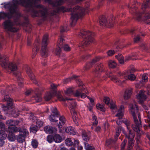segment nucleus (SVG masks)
Returning <instances> with one entry per match:
<instances>
[{"label": "nucleus", "mask_w": 150, "mask_h": 150, "mask_svg": "<svg viewBox=\"0 0 150 150\" xmlns=\"http://www.w3.org/2000/svg\"><path fill=\"white\" fill-rule=\"evenodd\" d=\"M18 82L19 86L20 87H22L23 86V83L20 80H19V79H18Z\"/></svg>", "instance_id": "nucleus-64"}, {"label": "nucleus", "mask_w": 150, "mask_h": 150, "mask_svg": "<svg viewBox=\"0 0 150 150\" xmlns=\"http://www.w3.org/2000/svg\"><path fill=\"white\" fill-rule=\"evenodd\" d=\"M124 111V107L123 105H121L118 110L115 116L117 117L119 120L122 119L123 116V112Z\"/></svg>", "instance_id": "nucleus-22"}, {"label": "nucleus", "mask_w": 150, "mask_h": 150, "mask_svg": "<svg viewBox=\"0 0 150 150\" xmlns=\"http://www.w3.org/2000/svg\"><path fill=\"white\" fill-rule=\"evenodd\" d=\"M129 112L132 115L134 121L136 125H132L131 126L133 129L140 134L142 133V132L140 129L141 127V117L138 112V108L134 102L129 105Z\"/></svg>", "instance_id": "nucleus-2"}, {"label": "nucleus", "mask_w": 150, "mask_h": 150, "mask_svg": "<svg viewBox=\"0 0 150 150\" xmlns=\"http://www.w3.org/2000/svg\"><path fill=\"white\" fill-rule=\"evenodd\" d=\"M123 122L125 125L127 129L129 131V134H125V135L126 137L129 139V145L131 147L132 146V144L134 142L133 138L134 136V134L132 132V131L130 129V126L131 124L130 121L125 119L123 120Z\"/></svg>", "instance_id": "nucleus-9"}, {"label": "nucleus", "mask_w": 150, "mask_h": 150, "mask_svg": "<svg viewBox=\"0 0 150 150\" xmlns=\"http://www.w3.org/2000/svg\"><path fill=\"white\" fill-rule=\"evenodd\" d=\"M105 73L107 74L108 76L111 77V79L113 82L116 83L117 85H121L125 83V81L128 79L131 81H133L136 78L135 75L133 74H130L127 76V75L125 73H121L119 72L117 74L118 76L120 77V79H124L122 80H119L115 76L111 75V72H110L107 74V72H106Z\"/></svg>", "instance_id": "nucleus-3"}, {"label": "nucleus", "mask_w": 150, "mask_h": 150, "mask_svg": "<svg viewBox=\"0 0 150 150\" xmlns=\"http://www.w3.org/2000/svg\"><path fill=\"white\" fill-rule=\"evenodd\" d=\"M47 140L49 143H52L54 141L53 139V137L51 135H48L47 137Z\"/></svg>", "instance_id": "nucleus-49"}, {"label": "nucleus", "mask_w": 150, "mask_h": 150, "mask_svg": "<svg viewBox=\"0 0 150 150\" xmlns=\"http://www.w3.org/2000/svg\"><path fill=\"white\" fill-rule=\"evenodd\" d=\"M150 6V0H146L145 2H144L142 5V9L143 13L139 12L137 11L136 7L135 8V6L133 4L129 3L128 6L129 8H130V12H133L135 14L136 18L138 20H140L142 18V15L144 13V10Z\"/></svg>", "instance_id": "nucleus-5"}, {"label": "nucleus", "mask_w": 150, "mask_h": 150, "mask_svg": "<svg viewBox=\"0 0 150 150\" xmlns=\"http://www.w3.org/2000/svg\"><path fill=\"white\" fill-rule=\"evenodd\" d=\"M7 138L8 140L11 142L14 141L16 139L15 134L13 133H8Z\"/></svg>", "instance_id": "nucleus-32"}, {"label": "nucleus", "mask_w": 150, "mask_h": 150, "mask_svg": "<svg viewBox=\"0 0 150 150\" xmlns=\"http://www.w3.org/2000/svg\"><path fill=\"white\" fill-rule=\"evenodd\" d=\"M38 143L37 141L35 140L32 141L31 144L33 147L34 148H36L38 146Z\"/></svg>", "instance_id": "nucleus-50"}, {"label": "nucleus", "mask_w": 150, "mask_h": 150, "mask_svg": "<svg viewBox=\"0 0 150 150\" xmlns=\"http://www.w3.org/2000/svg\"><path fill=\"white\" fill-rule=\"evenodd\" d=\"M65 131L70 135H75L76 133V132L74 130V128L71 126H69L66 128Z\"/></svg>", "instance_id": "nucleus-23"}, {"label": "nucleus", "mask_w": 150, "mask_h": 150, "mask_svg": "<svg viewBox=\"0 0 150 150\" xmlns=\"http://www.w3.org/2000/svg\"><path fill=\"white\" fill-rule=\"evenodd\" d=\"M117 65V64L115 61L112 60H110L109 61L108 66L110 68H114Z\"/></svg>", "instance_id": "nucleus-36"}, {"label": "nucleus", "mask_w": 150, "mask_h": 150, "mask_svg": "<svg viewBox=\"0 0 150 150\" xmlns=\"http://www.w3.org/2000/svg\"><path fill=\"white\" fill-rule=\"evenodd\" d=\"M5 139H2L1 137H0V146L1 147L3 146L5 143V142L4 140Z\"/></svg>", "instance_id": "nucleus-59"}, {"label": "nucleus", "mask_w": 150, "mask_h": 150, "mask_svg": "<svg viewBox=\"0 0 150 150\" xmlns=\"http://www.w3.org/2000/svg\"><path fill=\"white\" fill-rule=\"evenodd\" d=\"M48 37L47 34H45L42 40L41 55L44 57H47L48 54V50L46 49V46L48 42Z\"/></svg>", "instance_id": "nucleus-10"}, {"label": "nucleus", "mask_w": 150, "mask_h": 150, "mask_svg": "<svg viewBox=\"0 0 150 150\" xmlns=\"http://www.w3.org/2000/svg\"><path fill=\"white\" fill-rule=\"evenodd\" d=\"M132 92V91L131 90H127L125 91L124 96L125 100H127L130 97Z\"/></svg>", "instance_id": "nucleus-31"}, {"label": "nucleus", "mask_w": 150, "mask_h": 150, "mask_svg": "<svg viewBox=\"0 0 150 150\" xmlns=\"http://www.w3.org/2000/svg\"><path fill=\"white\" fill-rule=\"evenodd\" d=\"M110 108L112 110H115L117 109V107L114 103L112 102L110 103Z\"/></svg>", "instance_id": "nucleus-55"}, {"label": "nucleus", "mask_w": 150, "mask_h": 150, "mask_svg": "<svg viewBox=\"0 0 150 150\" xmlns=\"http://www.w3.org/2000/svg\"><path fill=\"white\" fill-rule=\"evenodd\" d=\"M148 75L145 74L143 75L142 80L143 82H146L148 81Z\"/></svg>", "instance_id": "nucleus-46"}, {"label": "nucleus", "mask_w": 150, "mask_h": 150, "mask_svg": "<svg viewBox=\"0 0 150 150\" xmlns=\"http://www.w3.org/2000/svg\"><path fill=\"white\" fill-rule=\"evenodd\" d=\"M147 91L145 92L143 90H141L137 96V98L138 100L139 103H142L147 98L150 97V85L147 87Z\"/></svg>", "instance_id": "nucleus-8"}, {"label": "nucleus", "mask_w": 150, "mask_h": 150, "mask_svg": "<svg viewBox=\"0 0 150 150\" xmlns=\"http://www.w3.org/2000/svg\"><path fill=\"white\" fill-rule=\"evenodd\" d=\"M44 131L46 133H52L53 132L54 129L52 127L46 126L44 128Z\"/></svg>", "instance_id": "nucleus-30"}, {"label": "nucleus", "mask_w": 150, "mask_h": 150, "mask_svg": "<svg viewBox=\"0 0 150 150\" xmlns=\"http://www.w3.org/2000/svg\"><path fill=\"white\" fill-rule=\"evenodd\" d=\"M86 94H87L86 93H84V92H83V93H81V95L80 96L82 98H84L86 97H87L86 95Z\"/></svg>", "instance_id": "nucleus-60"}, {"label": "nucleus", "mask_w": 150, "mask_h": 150, "mask_svg": "<svg viewBox=\"0 0 150 150\" xmlns=\"http://www.w3.org/2000/svg\"><path fill=\"white\" fill-rule=\"evenodd\" d=\"M96 107L97 109L100 110L101 111L103 112L105 111V108L103 105L98 103L97 104Z\"/></svg>", "instance_id": "nucleus-43"}, {"label": "nucleus", "mask_w": 150, "mask_h": 150, "mask_svg": "<svg viewBox=\"0 0 150 150\" xmlns=\"http://www.w3.org/2000/svg\"><path fill=\"white\" fill-rule=\"evenodd\" d=\"M5 124L2 122H0V128L1 129L5 128Z\"/></svg>", "instance_id": "nucleus-62"}, {"label": "nucleus", "mask_w": 150, "mask_h": 150, "mask_svg": "<svg viewBox=\"0 0 150 150\" xmlns=\"http://www.w3.org/2000/svg\"><path fill=\"white\" fill-rule=\"evenodd\" d=\"M63 40V36H61L57 41V47L55 52V54L57 55H59L61 52V48L62 47Z\"/></svg>", "instance_id": "nucleus-16"}, {"label": "nucleus", "mask_w": 150, "mask_h": 150, "mask_svg": "<svg viewBox=\"0 0 150 150\" xmlns=\"http://www.w3.org/2000/svg\"><path fill=\"white\" fill-rule=\"evenodd\" d=\"M50 109L53 115H51L49 116V120L51 122H57L58 121L57 119H58L59 117H60L57 109L55 107H52Z\"/></svg>", "instance_id": "nucleus-14"}, {"label": "nucleus", "mask_w": 150, "mask_h": 150, "mask_svg": "<svg viewBox=\"0 0 150 150\" xmlns=\"http://www.w3.org/2000/svg\"><path fill=\"white\" fill-rule=\"evenodd\" d=\"M18 128L16 126L11 127L9 126L8 127V133H16L18 132Z\"/></svg>", "instance_id": "nucleus-29"}, {"label": "nucleus", "mask_w": 150, "mask_h": 150, "mask_svg": "<svg viewBox=\"0 0 150 150\" xmlns=\"http://www.w3.org/2000/svg\"><path fill=\"white\" fill-rule=\"evenodd\" d=\"M25 138L20 134L18 136L17 141L20 143H22L24 141Z\"/></svg>", "instance_id": "nucleus-42"}, {"label": "nucleus", "mask_w": 150, "mask_h": 150, "mask_svg": "<svg viewBox=\"0 0 150 150\" xmlns=\"http://www.w3.org/2000/svg\"><path fill=\"white\" fill-rule=\"evenodd\" d=\"M20 24V22L18 17H17L16 19H14V23L9 20L5 21L4 23L5 28L11 32L17 31L19 29Z\"/></svg>", "instance_id": "nucleus-7"}, {"label": "nucleus", "mask_w": 150, "mask_h": 150, "mask_svg": "<svg viewBox=\"0 0 150 150\" xmlns=\"http://www.w3.org/2000/svg\"><path fill=\"white\" fill-rule=\"evenodd\" d=\"M115 57L120 64H123L124 63V60L123 56L122 54H119L117 55H116Z\"/></svg>", "instance_id": "nucleus-34"}, {"label": "nucleus", "mask_w": 150, "mask_h": 150, "mask_svg": "<svg viewBox=\"0 0 150 150\" xmlns=\"http://www.w3.org/2000/svg\"><path fill=\"white\" fill-rule=\"evenodd\" d=\"M63 48L64 50L66 51H69L70 50V47L67 44L64 45Z\"/></svg>", "instance_id": "nucleus-58"}, {"label": "nucleus", "mask_w": 150, "mask_h": 150, "mask_svg": "<svg viewBox=\"0 0 150 150\" xmlns=\"http://www.w3.org/2000/svg\"><path fill=\"white\" fill-rule=\"evenodd\" d=\"M0 137L2 139H6L7 137V134L5 131L4 130H1L0 131Z\"/></svg>", "instance_id": "nucleus-44"}, {"label": "nucleus", "mask_w": 150, "mask_h": 150, "mask_svg": "<svg viewBox=\"0 0 150 150\" xmlns=\"http://www.w3.org/2000/svg\"><path fill=\"white\" fill-rule=\"evenodd\" d=\"M104 57H105L103 56H98L96 57L95 58L92 60L91 62L88 63L84 68L85 70L88 69L92 67V65L94 64L99 61L100 59H101Z\"/></svg>", "instance_id": "nucleus-17"}, {"label": "nucleus", "mask_w": 150, "mask_h": 150, "mask_svg": "<svg viewBox=\"0 0 150 150\" xmlns=\"http://www.w3.org/2000/svg\"><path fill=\"white\" fill-rule=\"evenodd\" d=\"M111 20L110 19H107L105 17H103L101 18L99 23L101 26L105 25L108 27L111 28L113 26V20L115 18L112 16H111Z\"/></svg>", "instance_id": "nucleus-12"}, {"label": "nucleus", "mask_w": 150, "mask_h": 150, "mask_svg": "<svg viewBox=\"0 0 150 150\" xmlns=\"http://www.w3.org/2000/svg\"><path fill=\"white\" fill-rule=\"evenodd\" d=\"M38 130V127L36 125H32L30 127V131L34 133H36Z\"/></svg>", "instance_id": "nucleus-40"}, {"label": "nucleus", "mask_w": 150, "mask_h": 150, "mask_svg": "<svg viewBox=\"0 0 150 150\" xmlns=\"http://www.w3.org/2000/svg\"><path fill=\"white\" fill-rule=\"evenodd\" d=\"M142 106L145 110H146V112L148 114L146 116L147 119H145V121L146 122H147L149 124V127H150V115L149 114V112L148 110V107L144 105H143Z\"/></svg>", "instance_id": "nucleus-27"}, {"label": "nucleus", "mask_w": 150, "mask_h": 150, "mask_svg": "<svg viewBox=\"0 0 150 150\" xmlns=\"http://www.w3.org/2000/svg\"><path fill=\"white\" fill-rule=\"evenodd\" d=\"M53 139L56 143H59L62 141V137L58 134H56L53 137Z\"/></svg>", "instance_id": "nucleus-33"}, {"label": "nucleus", "mask_w": 150, "mask_h": 150, "mask_svg": "<svg viewBox=\"0 0 150 150\" xmlns=\"http://www.w3.org/2000/svg\"><path fill=\"white\" fill-rule=\"evenodd\" d=\"M57 97L58 99L60 101H64L65 100H70V107L71 109H74L76 106L77 104L75 101L71 98H64L61 94L60 92H58L57 93Z\"/></svg>", "instance_id": "nucleus-13"}, {"label": "nucleus", "mask_w": 150, "mask_h": 150, "mask_svg": "<svg viewBox=\"0 0 150 150\" xmlns=\"http://www.w3.org/2000/svg\"><path fill=\"white\" fill-rule=\"evenodd\" d=\"M56 87L57 86L55 85L54 84H51V88L52 89V90H51L50 91L53 92L54 91H55L56 93V92L55 91V89L56 88Z\"/></svg>", "instance_id": "nucleus-57"}, {"label": "nucleus", "mask_w": 150, "mask_h": 150, "mask_svg": "<svg viewBox=\"0 0 150 150\" xmlns=\"http://www.w3.org/2000/svg\"><path fill=\"white\" fill-rule=\"evenodd\" d=\"M20 123V121L18 120H9L6 122V124L8 126H14L18 125Z\"/></svg>", "instance_id": "nucleus-21"}, {"label": "nucleus", "mask_w": 150, "mask_h": 150, "mask_svg": "<svg viewBox=\"0 0 150 150\" xmlns=\"http://www.w3.org/2000/svg\"><path fill=\"white\" fill-rule=\"evenodd\" d=\"M25 69L26 71L27 74L30 76L31 80L33 81V82L35 84H37V81L35 79L34 75L32 73L30 67L26 65L25 67Z\"/></svg>", "instance_id": "nucleus-18"}, {"label": "nucleus", "mask_w": 150, "mask_h": 150, "mask_svg": "<svg viewBox=\"0 0 150 150\" xmlns=\"http://www.w3.org/2000/svg\"><path fill=\"white\" fill-rule=\"evenodd\" d=\"M140 38L139 35H137L135 38H134V41L136 42H138L140 40Z\"/></svg>", "instance_id": "nucleus-61"}, {"label": "nucleus", "mask_w": 150, "mask_h": 150, "mask_svg": "<svg viewBox=\"0 0 150 150\" xmlns=\"http://www.w3.org/2000/svg\"><path fill=\"white\" fill-rule=\"evenodd\" d=\"M58 118L59 121L58 126L59 128H61L65 123L66 120L64 117L62 116L59 117Z\"/></svg>", "instance_id": "nucleus-28"}, {"label": "nucleus", "mask_w": 150, "mask_h": 150, "mask_svg": "<svg viewBox=\"0 0 150 150\" xmlns=\"http://www.w3.org/2000/svg\"><path fill=\"white\" fill-rule=\"evenodd\" d=\"M70 112L74 122L76 123V124L77 126H78L79 124L78 122V118L77 112L74 109H71Z\"/></svg>", "instance_id": "nucleus-19"}, {"label": "nucleus", "mask_w": 150, "mask_h": 150, "mask_svg": "<svg viewBox=\"0 0 150 150\" xmlns=\"http://www.w3.org/2000/svg\"><path fill=\"white\" fill-rule=\"evenodd\" d=\"M82 137L83 140L86 142L88 141L89 139V137L88 136L87 133L85 131H83L82 134Z\"/></svg>", "instance_id": "nucleus-37"}, {"label": "nucleus", "mask_w": 150, "mask_h": 150, "mask_svg": "<svg viewBox=\"0 0 150 150\" xmlns=\"http://www.w3.org/2000/svg\"><path fill=\"white\" fill-rule=\"evenodd\" d=\"M35 95L34 96L35 100L37 102H39L41 101L42 98L41 96V93L39 90L36 89L35 91Z\"/></svg>", "instance_id": "nucleus-26"}, {"label": "nucleus", "mask_w": 150, "mask_h": 150, "mask_svg": "<svg viewBox=\"0 0 150 150\" xmlns=\"http://www.w3.org/2000/svg\"><path fill=\"white\" fill-rule=\"evenodd\" d=\"M28 134V132L26 129H24L23 130V132L21 134L23 137L25 138L26 137Z\"/></svg>", "instance_id": "nucleus-54"}, {"label": "nucleus", "mask_w": 150, "mask_h": 150, "mask_svg": "<svg viewBox=\"0 0 150 150\" xmlns=\"http://www.w3.org/2000/svg\"><path fill=\"white\" fill-rule=\"evenodd\" d=\"M115 142V140L114 141L111 139H110L106 141V144L107 146L109 147V145H112L113 144H114Z\"/></svg>", "instance_id": "nucleus-45"}, {"label": "nucleus", "mask_w": 150, "mask_h": 150, "mask_svg": "<svg viewBox=\"0 0 150 150\" xmlns=\"http://www.w3.org/2000/svg\"><path fill=\"white\" fill-rule=\"evenodd\" d=\"M32 91L31 90H28L25 92V94L26 95L28 96L32 93Z\"/></svg>", "instance_id": "nucleus-63"}, {"label": "nucleus", "mask_w": 150, "mask_h": 150, "mask_svg": "<svg viewBox=\"0 0 150 150\" xmlns=\"http://www.w3.org/2000/svg\"><path fill=\"white\" fill-rule=\"evenodd\" d=\"M150 18V11L146 13L144 16V17L143 19L144 21H146L148 19Z\"/></svg>", "instance_id": "nucleus-48"}, {"label": "nucleus", "mask_w": 150, "mask_h": 150, "mask_svg": "<svg viewBox=\"0 0 150 150\" xmlns=\"http://www.w3.org/2000/svg\"><path fill=\"white\" fill-rule=\"evenodd\" d=\"M36 122V126L39 127H42L43 124V122L39 119L37 120Z\"/></svg>", "instance_id": "nucleus-47"}, {"label": "nucleus", "mask_w": 150, "mask_h": 150, "mask_svg": "<svg viewBox=\"0 0 150 150\" xmlns=\"http://www.w3.org/2000/svg\"><path fill=\"white\" fill-rule=\"evenodd\" d=\"M115 51L114 50H110L108 51L107 53L108 56H111L115 54Z\"/></svg>", "instance_id": "nucleus-56"}, {"label": "nucleus", "mask_w": 150, "mask_h": 150, "mask_svg": "<svg viewBox=\"0 0 150 150\" xmlns=\"http://www.w3.org/2000/svg\"><path fill=\"white\" fill-rule=\"evenodd\" d=\"M103 101L106 104L108 105L110 102V99L108 97H105L104 98Z\"/></svg>", "instance_id": "nucleus-51"}, {"label": "nucleus", "mask_w": 150, "mask_h": 150, "mask_svg": "<svg viewBox=\"0 0 150 150\" xmlns=\"http://www.w3.org/2000/svg\"><path fill=\"white\" fill-rule=\"evenodd\" d=\"M92 118L94 122L93 124V126L91 127V128L92 129H93V126H94L95 125H97L98 123V121H97L96 116L93 115H92Z\"/></svg>", "instance_id": "nucleus-41"}, {"label": "nucleus", "mask_w": 150, "mask_h": 150, "mask_svg": "<svg viewBox=\"0 0 150 150\" xmlns=\"http://www.w3.org/2000/svg\"><path fill=\"white\" fill-rule=\"evenodd\" d=\"M84 148L86 150H95L94 147L92 146L89 145L88 143L84 142Z\"/></svg>", "instance_id": "nucleus-35"}, {"label": "nucleus", "mask_w": 150, "mask_h": 150, "mask_svg": "<svg viewBox=\"0 0 150 150\" xmlns=\"http://www.w3.org/2000/svg\"><path fill=\"white\" fill-rule=\"evenodd\" d=\"M78 77V76H76V75H74L72 78H67L66 79L64 80V83H66L67 82H68L72 78H76Z\"/></svg>", "instance_id": "nucleus-53"}, {"label": "nucleus", "mask_w": 150, "mask_h": 150, "mask_svg": "<svg viewBox=\"0 0 150 150\" xmlns=\"http://www.w3.org/2000/svg\"><path fill=\"white\" fill-rule=\"evenodd\" d=\"M65 143L68 146H71L73 144V143L71 141V139L69 138L65 140Z\"/></svg>", "instance_id": "nucleus-39"}, {"label": "nucleus", "mask_w": 150, "mask_h": 150, "mask_svg": "<svg viewBox=\"0 0 150 150\" xmlns=\"http://www.w3.org/2000/svg\"><path fill=\"white\" fill-rule=\"evenodd\" d=\"M40 0H12V2L4 4V7L10 11V12L5 13L0 12V21L6 18H10L13 14H17V6L20 4L26 8L30 9L31 14L32 17L41 16L44 18H46L48 15L53 16L57 14L60 11L64 12V7L58 6L64 3V0H56L53 1L52 0H45L47 2L53 7H57L55 10H47L46 8L40 4H36Z\"/></svg>", "instance_id": "nucleus-1"}, {"label": "nucleus", "mask_w": 150, "mask_h": 150, "mask_svg": "<svg viewBox=\"0 0 150 150\" xmlns=\"http://www.w3.org/2000/svg\"><path fill=\"white\" fill-rule=\"evenodd\" d=\"M104 67L102 64H98L96 67L95 69L93 71V73L96 77L100 76L101 73L104 71Z\"/></svg>", "instance_id": "nucleus-15"}, {"label": "nucleus", "mask_w": 150, "mask_h": 150, "mask_svg": "<svg viewBox=\"0 0 150 150\" xmlns=\"http://www.w3.org/2000/svg\"><path fill=\"white\" fill-rule=\"evenodd\" d=\"M35 43L33 48V53L32 54V58H34L37 54V53L39 50L40 44L38 43V42Z\"/></svg>", "instance_id": "nucleus-20"}, {"label": "nucleus", "mask_w": 150, "mask_h": 150, "mask_svg": "<svg viewBox=\"0 0 150 150\" xmlns=\"http://www.w3.org/2000/svg\"><path fill=\"white\" fill-rule=\"evenodd\" d=\"M55 94V92L54 91L53 92L50 91V92H48L44 97V98L45 100L48 101L50 100Z\"/></svg>", "instance_id": "nucleus-25"}, {"label": "nucleus", "mask_w": 150, "mask_h": 150, "mask_svg": "<svg viewBox=\"0 0 150 150\" xmlns=\"http://www.w3.org/2000/svg\"><path fill=\"white\" fill-rule=\"evenodd\" d=\"M64 92L66 96H69L73 93V90L71 88H68Z\"/></svg>", "instance_id": "nucleus-38"}, {"label": "nucleus", "mask_w": 150, "mask_h": 150, "mask_svg": "<svg viewBox=\"0 0 150 150\" xmlns=\"http://www.w3.org/2000/svg\"><path fill=\"white\" fill-rule=\"evenodd\" d=\"M127 140L126 139H124L122 142L121 144V150H124V148L127 143Z\"/></svg>", "instance_id": "nucleus-52"}, {"label": "nucleus", "mask_w": 150, "mask_h": 150, "mask_svg": "<svg viewBox=\"0 0 150 150\" xmlns=\"http://www.w3.org/2000/svg\"><path fill=\"white\" fill-rule=\"evenodd\" d=\"M121 131H122V132L125 134H125H126L125 132L124 129L121 126H120L118 127L117 130L116 132V134L115 136V141H116L117 140V138L119 136Z\"/></svg>", "instance_id": "nucleus-24"}, {"label": "nucleus", "mask_w": 150, "mask_h": 150, "mask_svg": "<svg viewBox=\"0 0 150 150\" xmlns=\"http://www.w3.org/2000/svg\"><path fill=\"white\" fill-rule=\"evenodd\" d=\"M79 88L77 89L75 92L73 93L74 96L78 97L80 96L81 93L83 92L86 93V94H88L89 93L87 90L85 86L83 84L81 81L78 80Z\"/></svg>", "instance_id": "nucleus-11"}, {"label": "nucleus", "mask_w": 150, "mask_h": 150, "mask_svg": "<svg viewBox=\"0 0 150 150\" xmlns=\"http://www.w3.org/2000/svg\"><path fill=\"white\" fill-rule=\"evenodd\" d=\"M4 100L8 102L7 103V105L5 106L2 105V110L5 111H7L8 113L10 114L11 116L14 117H17L19 115V112H20L19 110L15 108H13L12 99L9 96L6 95L4 98Z\"/></svg>", "instance_id": "nucleus-4"}, {"label": "nucleus", "mask_w": 150, "mask_h": 150, "mask_svg": "<svg viewBox=\"0 0 150 150\" xmlns=\"http://www.w3.org/2000/svg\"><path fill=\"white\" fill-rule=\"evenodd\" d=\"M79 35L83 38V41L80 44V46L81 47H84L86 46L93 41V33L88 30H84L79 33Z\"/></svg>", "instance_id": "nucleus-6"}]
</instances>
